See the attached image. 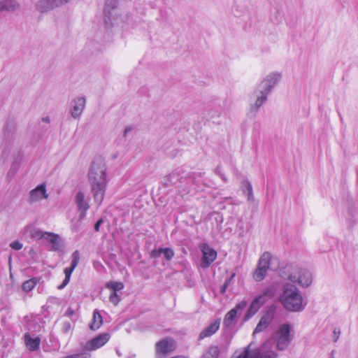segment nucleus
<instances>
[{
  "instance_id": "nucleus-1",
  "label": "nucleus",
  "mask_w": 358,
  "mask_h": 358,
  "mask_svg": "<svg viewBox=\"0 0 358 358\" xmlns=\"http://www.w3.org/2000/svg\"><path fill=\"white\" fill-rule=\"evenodd\" d=\"M91 192L94 202L100 206L107 186L106 168L101 160L93 162L88 173Z\"/></svg>"
},
{
  "instance_id": "nucleus-20",
  "label": "nucleus",
  "mask_w": 358,
  "mask_h": 358,
  "mask_svg": "<svg viewBox=\"0 0 358 358\" xmlns=\"http://www.w3.org/2000/svg\"><path fill=\"white\" fill-rule=\"evenodd\" d=\"M221 319L218 318L209 326L206 327L199 334V338L200 340L203 339L206 337H209L214 334L220 328Z\"/></svg>"
},
{
  "instance_id": "nucleus-16",
  "label": "nucleus",
  "mask_w": 358,
  "mask_h": 358,
  "mask_svg": "<svg viewBox=\"0 0 358 358\" xmlns=\"http://www.w3.org/2000/svg\"><path fill=\"white\" fill-rule=\"evenodd\" d=\"M80 260V253L78 250H76L72 254V261L71 267L66 268L64 269L65 278L63 282L58 287V289H63L69 282L71 278V275L75 268L77 266Z\"/></svg>"
},
{
  "instance_id": "nucleus-12",
  "label": "nucleus",
  "mask_w": 358,
  "mask_h": 358,
  "mask_svg": "<svg viewBox=\"0 0 358 358\" xmlns=\"http://www.w3.org/2000/svg\"><path fill=\"white\" fill-rule=\"evenodd\" d=\"M43 243L54 252L62 251L64 248V242L62 238L58 234L52 232H48L45 234Z\"/></svg>"
},
{
  "instance_id": "nucleus-24",
  "label": "nucleus",
  "mask_w": 358,
  "mask_h": 358,
  "mask_svg": "<svg viewBox=\"0 0 358 358\" xmlns=\"http://www.w3.org/2000/svg\"><path fill=\"white\" fill-rule=\"evenodd\" d=\"M6 12H15L20 8V3L16 0H3Z\"/></svg>"
},
{
  "instance_id": "nucleus-41",
  "label": "nucleus",
  "mask_w": 358,
  "mask_h": 358,
  "mask_svg": "<svg viewBox=\"0 0 358 358\" xmlns=\"http://www.w3.org/2000/svg\"><path fill=\"white\" fill-rule=\"evenodd\" d=\"M221 292H224V285L220 287Z\"/></svg>"
},
{
  "instance_id": "nucleus-10",
  "label": "nucleus",
  "mask_w": 358,
  "mask_h": 358,
  "mask_svg": "<svg viewBox=\"0 0 358 358\" xmlns=\"http://www.w3.org/2000/svg\"><path fill=\"white\" fill-rule=\"evenodd\" d=\"M72 0H38L35 8L40 13H47L57 8L62 7Z\"/></svg>"
},
{
  "instance_id": "nucleus-14",
  "label": "nucleus",
  "mask_w": 358,
  "mask_h": 358,
  "mask_svg": "<svg viewBox=\"0 0 358 358\" xmlns=\"http://www.w3.org/2000/svg\"><path fill=\"white\" fill-rule=\"evenodd\" d=\"M110 334L103 333L91 339L86 343L85 348L87 350H95L104 345L110 339Z\"/></svg>"
},
{
  "instance_id": "nucleus-8",
  "label": "nucleus",
  "mask_w": 358,
  "mask_h": 358,
  "mask_svg": "<svg viewBox=\"0 0 358 358\" xmlns=\"http://www.w3.org/2000/svg\"><path fill=\"white\" fill-rule=\"evenodd\" d=\"M291 330L292 326L289 324H282L278 327L274 336L278 350L284 351L288 348L292 341Z\"/></svg>"
},
{
  "instance_id": "nucleus-28",
  "label": "nucleus",
  "mask_w": 358,
  "mask_h": 358,
  "mask_svg": "<svg viewBox=\"0 0 358 358\" xmlns=\"http://www.w3.org/2000/svg\"><path fill=\"white\" fill-rule=\"evenodd\" d=\"M47 233L48 231H43L40 229H34L31 232V236L36 240H42V242H43Z\"/></svg>"
},
{
  "instance_id": "nucleus-2",
  "label": "nucleus",
  "mask_w": 358,
  "mask_h": 358,
  "mask_svg": "<svg viewBox=\"0 0 358 358\" xmlns=\"http://www.w3.org/2000/svg\"><path fill=\"white\" fill-rule=\"evenodd\" d=\"M281 73L273 72L267 75L259 83L257 89L254 92L253 97L250 100V107L253 110H257L267 100V96L272 89L281 79Z\"/></svg>"
},
{
  "instance_id": "nucleus-9",
  "label": "nucleus",
  "mask_w": 358,
  "mask_h": 358,
  "mask_svg": "<svg viewBox=\"0 0 358 358\" xmlns=\"http://www.w3.org/2000/svg\"><path fill=\"white\" fill-rule=\"evenodd\" d=\"M275 295V289L273 287H268L265 289L264 293L255 298L248 310L245 315V320H248L253 316L260 308V307L268 299L273 297Z\"/></svg>"
},
{
  "instance_id": "nucleus-31",
  "label": "nucleus",
  "mask_w": 358,
  "mask_h": 358,
  "mask_svg": "<svg viewBox=\"0 0 358 358\" xmlns=\"http://www.w3.org/2000/svg\"><path fill=\"white\" fill-rule=\"evenodd\" d=\"M109 300L112 303L116 306L120 302V298L116 292H112L110 294Z\"/></svg>"
},
{
  "instance_id": "nucleus-30",
  "label": "nucleus",
  "mask_w": 358,
  "mask_h": 358,
  "mask_svg": "<svg viewBox=\"0 0 358 358\" xmlns=\"http://www.w3.org/2000/svg\"><path fill=\"white\" fill-rule=\"evenodd\" d=\"M162 252L164 258L167 260H171L174 256V252L171 248H162Z\"/></svg>"
},
{
  "instance_id": "nucleus-42",
  "label": "nucleus",
  "mask_w": 358,
  "mask_h": 358,
  "mask_svg": "<svg viewBox=\"0 0 358 358\" xmlns=\"http://www.w3.org/2000/svg\"><path fill=\"white\" fill-rule=\"evenodd\" d=\"M235 276V273H232L231 275V278H234Z\"/></svg>"
},
{
  "instance_id": "nucleus-36",
  "label": "nucleus",
  "mask_w": 358,
  "mask_h": 358,
  "mask_svg": "<svg viewBox=\"0 0 358 358\" xmlns=\"http://www.w3.org/2000/svg\"><path fill=\"white\" fill-rule=\"evenodd\" d=\"M4 11H6V10H5V8H4L3 1V0H1L0 1V13L4 12Z\"/></svg>"
},
{
  "instance_id": "nucleus-4",
  "label": "nucleus",
  "mask_w": 358,
  "mask_h": 358,
  "mask_svg": "<svg viewBox=\"0 0 358 358\" xmlns=\"http://www.w3.org/2000/svg\"><path fill=\"white\" fill-rule=\"evenodd\" d=\"M282 276L293 283H296L301 287H308L313 282L312 273L305 268L288 266L285 268Z\"/></svg>"
},
{
  "instance_id": "nucleus-3",
  "label": "nucleus",
  "mask_w": 358,
  "mask_h": 358,
  "mask_svg": "<svg viewBox=\"0 0 358 358\" xmlns=\"http://www.w3.org/2000/svg\"><path fill=\"white\" fill-rule=\"evenodd\" d=\"M280 301L285 309L292 312H301L306 306V302L300 290L290 283L283 286Z\"/></svg>"
},
{
  "instance_id": "nucleus-34",
  "label": "nucleus",
  "mask_w": 358,
  "mask_h": 358,
  "mask_svg": "<svg viewBox=\"0 0 358 358\" xmlns=\"http://www.w3.org/2000/svg\"><path fill=\"white\" fill-rule=\"evenodd\" d=\"M162 255V248L158 250H153L151 252V257L153 258H158Z\"/></svg>"
},
{
  "instance_id": "nucleus-7",
  "label": "nucleus",
  "mask_w": 358,
  "mask_h": 358,
  "mask_svg": "<svg viewBox=\"0 0 358 358\" xmlns=\"http://www.w3.org/2000/svg\"><path fill=\"white\" fill-rule=\"evenodd\" d=\"M271 345V342L268 341L261 348L255 350H251L248 347L242 352H236L231 358H276L278 355L270 350Z\"/></svg>"
},
{
  "instance_id": "nucleus-35",
  "label": "nucleus",
  "mask_w": 358,
  "mask_h": 358,
  "mask_svg": "<svg viewBox=\"0 0 358 358\" xmlns=\"http://www.w3.org/2000/svg\"><path fill=\"white\" fill-rule=\"evenodd\" d=\"M103 219H99L96 223L94 225V229L96 231H99V227L101 226V224L103 223Z\"/></svg>"
},
{
  "instance_id": "nucleus-40",
  "label": "nucleus",
  "mask_w": 358,
  "mask_h": 358,
  "mask_svg": "<svg viewBox=\"0 0 358 358\" xmlns=\"http://www.w3.org/2000/svg\"><path fill=\"white\" fill-rule=\"evenodd\" d=\"M43 120L45 121V122H48L50 121V120H49V118L48 117L43 118Z\"/></svg>"
},
{
  "instance_id": "nucleus-17",
  "label": "nucleus",
  "mask_w": 358,
  "mask_h": 358,
  "mask_svg": "<svg viewBox=\"0 0 358 358\" xmlns=\"http://www.w3.org/2000/svg\"><path fill=\"white\" fill-rule=\"evenodd\" d=\"M274 312L273 310H269L266 313L265 315L262 316L260 319L259 323L257 324L253 334L264 331L266 329L268 325L271 324V321L273 319Z\"/></svg>"
},
{
  "instance_id": "nucleus-5",
  "label": "nucleus",
  "mask_w": 358,
  "mask_h": 358,
  "mask_svg": "<svg viewBox=\"0 0 358 358\" xmlns=\"http://www.w3.org/2000/svg\"><path fill=\"white\" fill-rule=\"evenodd\" d=\"M279 266V259L270 252H265L259 257L257 266L252 273V277L257 282L262 281L265 278L268 269L276 270Z\"/></svg>"
},
{
  "instance_id": "nucleus-22",
  "label": "nucleus",
  "mask_w": 358,
  "mask_h": 358,
  "mask_svg": "<svg viewBox=\"0 0 358 358\" xmlns=\"http://www.w3.org/2000/svg\"><path fill=\"white\" fill-rule=\"evenodd\" d=\"M86 100L83 96H78L71 102V108L74 112H82L85 107Z\"/></svg>"
},
{
  "instance_id": "nucleus-19",
  "label": "nucleus",
  "mask_w": 358,
  "mask_h": 358,
  "mask_svg": "<svg viewBox=\"0 0 358 358\" xmlns=\"http://www.w3.org/2000/svg\"><path fill=\"white\" fill-rule=\"evenodd\" d=\"M246 306L245 302H241L236 305V306L231 309L227 315H225V327L234 324L236 322V316L238 313L244 309Z\"/></svg>"
},
{
  "instance_id": "nucleus-33",
  "label": "nucleus",
  "mask_w": 358,
  "mask_h": 358,
  "mask_svg": "<svg viewBox=\"0 0 358 358\" xmlns=\"http://www.w3.org/2000/svg\"><path fill=\"white\" fill-rule=\"evenodd\" d=\"M236 224L237 225L239 224H241V227H243L242 222L239 220L238 217H230L228 221V224L229 225H231L233 224Z\"/></svg>"
},
{
  "instance_id": "nucleus-18",
  "label": "nucleus",
  "mask_w": 358,
  "mask_h": 358,
  "mask_svg": "<svg viewBox=\"0 0 358 358\" xmlns=\"http://www.w3.org/2000/svg\"><path fill=\"white\" fill-rule=\"evenodd\" d=\"M47 198L48 194H46L45 186L44 185L37 186L29 193V201L31 203L37 202Z\"/></svg>"
},
{
  "instance_id": "nucleus-38",
  "label": "nucleus",
  "mask_w": 358,
  "mask_h": 358,
  "mask_svg": "<svg viewBox=\"0 0 358 358\" xmlns=\"http://www.w3.org/2000/svg\"><path fill=\"white\" fill-rule=\"evenodd\" d=\"M73 114V117L74 118H77L79 117V113H72Z\"/></svg>"
},
{
  "instance_id": "nucleus-39",
  "label": "nucleus",
  "mask_w": 358,
  "mask_h": 358,
  "mask_svg": "<svg viewBox=\"0 0 358 358\" xmlns=\"http://www.w3.org/2000/svg\"><path fill=\"white\" fill-rule=\"evenodd\" d=\"M130 131H131L130 128H126L125 130H124V134H126L127 132H129Z\"/></svg>"
},
{
  "instance_id": "nucleus-27",
  "label": "nucleus",
  "mask_w": 358,
  "mask_h": 358,
  "mask_svg": "<svg viewBox=\"0 0 358 358\" xmlns=\"http://www.w3.org/2000/svg\"><path fill=\"white\" fill-rule=\"evenodd\" d=\"M37 282L38 280L36 278L29 279L23 282L22 288L24 292H28L34 289V287L36 285Z\"/></svg>"
},
{
  "instance_id": "nucleus-43",
  "label": "nucleus",
  "mask_w": 358,
  "mask_h": 358,
  "mask_svg": "<svg viewBox=\"0 0 358 358\" xmlns=\"http://www.w3.org/2000/svg\"><path fill=\"white\" fill-rule=\"evenodd\" d=\"M338 336L336 337V338L334 339V341H337V339H338Z\"/></svg>"
},
{
  "instance_id": "nucleus-44",
  "label": "nucleus",
  "mask_w": 358,
  "mask_h": 358,
  "mask_svg": "<svg viewBox=\"0 0 358 358\" xmlns=\"http://www.w3.org/2000/svg\"><path fill=\"white\" fill-rule=\"evenodd\" d=\"M330 358H334V357H330Z\"/></svg>"
},
{
  "instance_id": "nucleus-26",
  "label": "nucleus",
  "mask_w": 358,
  "mask_h": 358,
  "mask_svg": "<svg viewBox=\"0 0 358 358\" xmlns=\"http://www.w3.org/2000/svg\"><path fill=\"white\" fill-rule=\"evenodd\" d=\"M219 352L217 347L211 346L203 353L202 358H217Z\"/></svg>"
},
{
  "instance_id": "nucleus-29",
  "label": "nucleus",
  "mask_w": 358,
  "mask_h": 358,
  "mask_svg": "<svg viewBox=\"0 0 358 358\" xmlns=\"http://www.w3.org/2000/svg\"><path fill=\"white\" fill-rule=\"evenodd\" d=\"M106 287L113 290V292H116L117 291H120L124 288L123 283L120 282H108L106 284Z\"/></svg>"
},
{
  "instance_id": "nucleus-6",
  "label": "nucleus",
  "mask_w": 358,
  "mask_h": 358,
  "mask_svg": "<svg viewBox=\"0 0 358 358\" xmlns=\"http://www.w3.org/2000/svg\"><path fill=\"white\" fill-rule=\"evenodd\" d=\"M104 22L109 26H118L124 22L122 11L118 8L117 0H106L104 9Z\"/></svg>"
},
{
  "instance_id": "nucleus-21",
  "label": "nucleus",
  "mask_w": 358,
  "mask_h": 358,
  "mask_svg": "<svg viewBox=\"0 0 358 358\" xmlns=\"http://www.w3.org/2000/svg\"><path fill=\"white\" fill-rule=\"evenodd\" d=\"M24 342L29 350L35 351L38 349L41 340L38 337L32 338L29 334H25Z\"/></svg>"
},
{
  "instance_id": "nucleus-13",
  "label": "nucleus",
  "mask_w": 358,
  "mask_h": 358,
  "mask_svg": "<svg viewBox=\"0 0 358 358\" xmlns=\"http://www.w3.org/2000/svg\"><path fill=\"white\" fill-rule=\"evenodd\" d=\"M75 202L80 213L79 219L83 220L90 208V204L88 200L85 199V194L83 192L79 191L77 192L75 196Z\"/></svg>"
},
{
  "instance_id": "nucleus-15",
  "label": "nucleus",
  "mask_w": 358,
  "mask_h": 358,
  "mask_svg": "<svg viewBox=\"0 0 358 358\" xmlns=\"http://www.w3.org/2000/svg\"><path fill=\"white\" fill-rule=\"evenodd\" d=\"M200 249L203 253L202 264L207 267L216 259L217 252L206 243L201 244Z\"/></svg>"
},
{
  "instance_id": "nucleus-11",
  "label": "nucleus",
  "mask_w": 358,
  "mask_h": 358,
  "mask_svg": "<svg viewBox=\"0 0 358 358\" xmlns=\"http://www.w3.org/2000/svg\"><path fill=\"white\" fill-rule=\"evenodd\" d=\"M176 348V344L173 339L170 338L162 339L155 345L156 355L159 358H163L171 353Z\"/></svg>"
},
{
  "instance_id": "nucleus-32",
  "label": "nucleus",
  "mask_w": 358,
  "mask_h": 358,
  "mask_svg": "<svg viewBox=\"0 0 358 358\" xmlns=\"http://www.w3.org/2000/svg\"><path fill=\"white\" fill-rule=\"evenodd\" d=\"M10 247L15 250H20L22 248L23 245L20 241H13L10 244Z\"/></svg>"
},
{
  "instance_id": "nucleus-37",
  "label": "nucleus",
  "mask_w": 358,
  "mask_h": 358,
  "mask_svg": "<svg viewBox=\"0 0 358 358\" xmlns=\"http://www.w3.org/2000/svg\"><path fill=\"white\" fill-rule=\"evenodd\" d=\"M64 331H67L71 328V324L69 322H66L64 324Z\"/></svg>"
},
{
  "instance_id": "nucleus-25",
  "label": "nucleus",
  "mask_w": 358,
  "mask_h": 358,
  "mask_svg": "<svg viewBox=\"0 0 358 358\" xmlns=\"http://www.w3.org/2000/svg\"><path fill=\"white\" fill-rule=\"evenodd\" d=\"M241 188L244 194L247 195L248 200L253 199L252 187L249 181L243 180L242 182Z\"/></svg>"
},
{
  "instance_id": "nucleus-23",
  "label": "nucleus",
  "mask_w": 358,
  "mask_h": 358,
  "mask_svg": "<svg viewBox=\"0 0 358 358\" xmlns=\"http://www.w3.org/2000/svg\"><path fill=\"white\" fill-rule=\"evenodd\" d=\"M103 324V318L98 310L93 313L92 322L90 324V329L95 331L100 328Z\"/></svg>"
}]
</instances>
